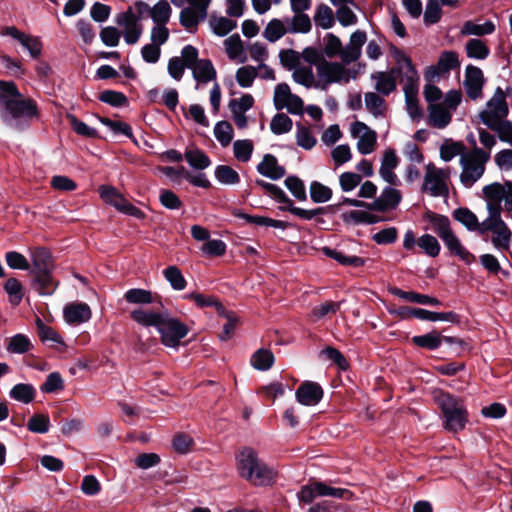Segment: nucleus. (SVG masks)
Masks as SVG:
<instances>
[{
    "instance_id": "f257e3e1",
    "label": "nucleus",
    "mask_w": 512,
    "mask_h": 512,
    "mask_svg": "<svg viewBox=\"0 0 512 512\" xmlns=\"http://www.w3.org/2000/svg\"><path fill=\"white\" fill-rule=\"evenodd\" d=\"M239 475L254 486L271 485L276 478V471L258 457L251 447H244L236 456Z\"/></svg>"
},
{
    "instance_id": "f03ea898",
    "label": "nucleus",
    "mask_w": 512,
    "mask_h": 512,
    "mask_svg": "<svg viewBox=\"0 0 512 512\" xmlns=\"http://www.w3.org/2000/svg\"><path fill=\"white\" fill-rule=\"evenodd\" d=\"M434 400L441 410L444 429L454 433L462 431L468 422V412L463 401L442 390L434 393Z\"/></svg>"
},
{
    "instance_id": "7ed1b4c3",
    "label": "nucleus",
    "mask_w": 512,
    "mask_h": 512,
    "mask_svg": "<svg viewBox=\"0 0 512 512\" xmlns=\"http://www.w3.org/2000/svg\"><path fill=\"white\" fill-rule=\"evenodd\" d=\"M1 117L6 125L23 129L37 117V106L31 98H0Z\"/></svg>"
},
{
    "instance_id": "20e7f679",
    "label": "nucleus",
    "mask_w": 512,
    "mask_h": 512,
    "mask_svg": "<svg viewBox=\"0 0 512 512\" xmlns=\"http://www.w3.org/2000/svg\"><path fill=\"white\" fill-rule=\"evenodd\" d=\"M149 4L144 1H137L133 6H129L124 12L118 13L115 17V23L122 28L124 41L128 45H134L140 39L143 33L142 19L147 17Z\"/></svg>"
},
{
    "instance_id": "39448f33",
    "label": "nucleus",
    "mask_w": 512,
    "mask_h": 512,
    "mask_svg": "<svg viewBox=\"0 0 512 512\" xmlns=\"http://www.w3.org/2000/svg\"><path fill=\"white\" fill-rule=\"evenodd\" d=\"M490 159V153L481 148L472 149L461 154L460 165L462 172L460 181L464 187H472L484 174L485 164Z\"/></svg>"
},
{
    "instance_id": "423d86ee",
    "label": "nucleus",
    "mask_w": 512,
    "mask_h": 512,
    "mask_svg": "<svg viewBox=\"0 0 512 512\" xmlns=\"http://www.w3.org/2000/svg\"><path fill=\"white\" fill-rule=\"evenodd\" d=\"M462 98H426L429 102V120L432 126L443 129L451 121L452 111L456 110Z\"/></svg>"
},
{
    "instance_id": "0eeeda50",
    "label": "nucleus",
    "mask_w": 512,
    "mask_h": 512,
    "mask_svg": "<svg viewBox=\"0 0 512 512\" xmlns=\"http://www.w3.org/2000/svg\"><path fill=\"white\" fill-rule=\"evenodd\" d=\"M396 74L402 86L404 96H418L420 77L411 59L403 53L397 56Z\"/></svg>"
},
{
    "instance_id": "6e6552de",
    "label": "nucleus",
    "mask_w": 512,
    "mask_h": 512,
    "mask_svg": "<svg viewBox=\"0 0 512 512\" xmlns=\"http://www.w3.org/2000/svg\"><path fill=\"white\" fill-rule=\"evenodd\" d=\"M157 331L161 336V342L171 348H177L181 339L188 334L187 326L166 312L157 327Z\"/></svg>"
},
{
    "instance_id": "1a4fd4ad",
    "label": "nucleus",
    "mask_w": 512,
    "mask_h": 512,
    "mask_svg": "<svg viewBox=\"0 0 512 512\" xmlns=\"http://www.w3.org/2000/svg\"><path fill=\"white\" fill-rule=\"evenodd\" d=\"M196 89L203 92L204 87L211 84L209 96H221V90L216 82V71L209 59H200L192 68Z\"/></svg>"
},
{
    "instance_id": "9d476101",
    "label": "nucleus",
    "mask_w": 512,
    "mask_h": 512,
    "mask_svg": "<svg viewBox=\"0 0 512 512\" xmlns=\"http://www.w3.org/2000/svg\"><path fill=\"white\" fill-rule=\"evenodd\" d=\"M351 78H355V75H350L339 63L323 61L317 66V88L325 89L337 82L347 83Z\"/></svg>"
},
{
    "instance_id": "9b49d317",
    "label": "nucleus",
    "mask_w": 512,
    "mask_h": 512,
    "mask_svg": "<svg viewBox=\"0 0 512 512\" xmlns=\"http://www.w3.org/2000/svg\"><path fill=\"white\" fill-rule=\"evenodd\" d=\"M211 0H187L188 6L180 12L179 20L183 27L192 31L208 15Z\"/></svg>"
},
{
    "instance_id": "f8f14e48",
    "label": "nucleus",
    "mask_w": 512,
    "mask_h": 512,
    "mask_svg": "<svg viewBox=\"0 0 512 512\" xmlns=\"http://www.w3.org/2000/svg\"><path fill=\"white\" fill-rule=\"evenodd\" d=\"M506 98H490L486 103V108L480 112L479 117L483 124L496 131L505 123L504 118L508 114V105Z\"/></svg>"
},
{
    "instance_id": "ddd939ff",
    "label": "nucleus",
    "mask_w": 512,
    "mask_h": 512,
    "mask_svg": "<svg viewBox=\"0 0 512 512\" xmlns=\"http://www.w3.org/2000/svg\"><path fill=\"white\" fill-rule=\"evenodd\" d=\"M423 190L428 191L433 197H445L449 193L444 171L437 169L432 163L426 166Z\"/></svg>"
},
{
    "instance_id": "4468645a",
    "label": "nucleus",
    "mask_w": 512,
    "mask_h": 512,
    "mask_svg": "<svg viewBox=\"0 0 512 512\" xmlns=\"http://www.w3.org/2000/svg\"><path fill=\"white\" fill-rule=\"evenodd\" d=\"M52 272L53 271L29 272L31 276V287L40 296H52L59 286V281L53 277Z\"/></svg>"
},
{
    "instance_id": "2eb2a0df",
    "label": "nucleus",
    "mask_w": 512,
    "mask_h": 512,
    "mask_svg": "<svg viewBox=\"0 0 512 512\" xmlns=\"http://www.w3.org/2000/svg\"><path fill=\"white\" fill-rule=\"evenodd\" d=\"M459 66L460 62L458 60L457 53L454 51H444L440 54L436 64L430 65L426 68L428 70L427 77L431 79L434 75H438L440 78L444 79L451 70H454Z\"/></svg>"
},
{
    "instance_id": "dca6fc26",
    "label": "nucleus",
    "mask_w": 512,
    "mask_h": 512,
    "mask_svg": "<svg viewBox=\"0 0 512 512\" xmlns=\"http://www.w3.org/2000/svg\"><path fill=\"white\" fill-rule=\"evenodd\" d=\"M295 397L302 405L315 406L321 401L323 390L318 383L305 381L297 388Z\"/></svg>"
},
{
    "instance_id": "f3484780",
    "label": "nucleus",
    "mask_w": 512,
    "mask_h": 512,
    "mask_svg": "<svg viewBox=\"0 0 512 512\" xmlns=\"http://www.w3.org/2000/svg\"><path fill=\"white\" fill-rule=\"evenodd\" d=\"M352 133L355 136L361 134L357 142V149L360 154L368 155L374 150L376 133L369 129L366 124L362 122L354 123L352 125Z\"/></svg>"
},
{
    "instance_id": "a211bd4d",
    "label": "nucleus",
    "mask_w": 512,
    "mask_h": 512,
    "mask_svg": "<svg viewBox=\"0 0 512 512\" xmlns=\"http://www.w3.org/2000/svg\"><path fill=\"white\" fill-rule=\"evenodd\" d=\"M5 35L17 40L25 48L32 58H37L41 54L42 44L38 37L27 35L14 26L5 29Z\"/></svg>"
},
{
    "instance_id": "6ab92c4d",
    "label": "nucleus",
    "mask_w": 512,
    "mask_h": 512,
    "mask_svg": "<svg viewBox=\"0 0 512 512\" xmlns=\"http://www.w3.org/2000/svg\"><path fill=\"white\" fill-rule=\"evenodd\" d=\"M65 321L70 325H77L88 322L92 313L88 304L84 302L70 303L63 309Z\"/></svg>"
},
{
    "instance_id": "aec40b11",
    "label": "nucleus",
    "mask_w": 512,
    "mask_h": 512,
    "mask_svg": "<svg viewBox=\"0 0 512 512\" xmlns=\"http://www.w3.org/2000/svg\"><path fill=\"white\" fill-rule=\"evenodd\" d=\"M484 82V75L479 67L474 65L466 67L463 85L467 96H481Z\"/></svg>"
},
{
    "instance_id": "412c9836",
    "label": "nucleus",
    "mask_w": 512,
    "mask_h": 512,
    "mask_svg": "<svg viewBox=\"0 0 512 512\" xmlns=\"http://www.w3.org/2000/svg\"><path fill=\"white\" fill-rule=\"evenodd\" d=\"M406 313L414 318L424 321H446L451 323H457L459 316L455 312H434L423 308H405L402 313Z\"/></svg>"
},
{
    "instance_id": "4be33fe9",
    "label": "nucleus",
    "mask_w": 512,
    "mask_h": 512,
    "mask_svg": "<svg viewBox=\"0 0 512 512\" xmlns=\"http://www.w3.org/2000/svg\"><path fill=\"white\" fill-rule=\"evenodd\" d=\"M399 159L395 150L387 149L381 159L379 174L381 178L391 185H396L398 178L393 170L398 166Z\"/></svg>"
},
{
    "instance_id": "5701e85b",
    "label": "nucleus",
    "mask_w": 512,
    "mask_h": 512,
    "mask_svg": "<svg viewBox=\"0 0 512 512\" xmlns=\"http://www.w3.org/2000/svg\"><path fill=\"white\" fill-rule=\"evenodd\" d=\"M395 73V69L391 71H379L373 73L371 75V80L375 90L384 96L392 93L396 89Z\"/></svg>"
},
{
    "instance_id": "b1692460",
    "label": "nucleus",
    "mask_w": 512,
    "mask_h": 512,
    "mask_svg": "<svg viewBox=\"0 0 512 512\" xmlns=\"http://www.w3.org/2000/svg\"><path fill=\"white\" fill-rule=\"evenodd\" d=\"M32 268L29 272L53 271L54 263L51 252L44 247H35L30 251Z\"/></svg>"
},
{
    "instance_id": "393cba45",
    "label": "nucleus",
    "mask_w": 512,
    "mask_h": 512,
    "mask_svg": "<svg viewBox=\"0 0 512 512\" xmlns=\"http://www.w3.org/2000/svg\"><path fill=\"white\" fill-rule=\"evenodd\" d=\"M257 172L271 180H279L285 175L286 170L283 166L278 165L274 155L266 154L257 165Z\"/></svg>"
},
{
    "instance_id": "a878e982",
    "label": "nucleus",
    "mask_w": 512,
    "mask_h": 512,
    "mask_svg": "<svg viewBox=\"0 0 512 512\" xmlns=\"http://www.w3.org/2000/svg\"><path fill=\"white\" fill-rule=\"evenodd\" d=\"M278 203L283 204L279 207L282 211H289L293 215L299 217L302 220H311L317 215L325 214L328 207H317L315 209H303L300 207L294 206L293 201L287 196V199L285 201H279Z\"/></svg>"
},
{
    "instance_id": "bb28decb",
    "label": "nucleus",
    "mask_w": 512,
    "mask_h": 512,
    "mask_svg": "<svg viewBox=\"0 0 512 512\" xmlns=\"http://www.w3.org/2000/svg\"><path fill=\"white\" fill-rule=\"evenodd\" d=\"M165 312H155L153 310H145L143 308L134 309L131 311V318L144 327H155L157 329Z\"/></svg>"
},
{
    "instance_id": "cd10ccee",
    "label": "nucleus",
    "mask_w": 512,
    "mask_h": 512,
    "mask_svg": "<svg viewBox=\"0 0 512 512\" xmlns=\"http://www.w3.org/2000/svg\"><path fill=\"white\" fill-rule=\"evenodd\" d=\"M293 17H286L285 23L289 33L307 34L312 29L310 17L304 12H293Z\"/></svg>"
},
{
    "instance_id": "c85d7f7f",
    "label": "nucleus",
    "mask_w": 512,
    "mask_h": 512,
    "mask_svg": "<svg viewBox=\"0 0 512 512\" xmlns=\"http://www.w3.org/2000/svg\"><path fill=\"white\" fill-rule=\"evenodd\" d=\"M391 293L394 296H397L403 300L412 302V303H418L421 305H430V306H439L441 305V302L435 298L431 297L429 295L416 293L413 291H404L399 288H394L391 290Z\"/></svg>"
},
{
    "instance_id": "c756f323",
    "label": "nucleus",
    "mask_w": 512,
    "mask_h": 512,
    "mask_svg": "<svg viewBox=\"0 0 512 512\" xmlns=\"http://www.w3.org/2000/svg\"><path fill=\"white\" fill-rule=\"evenodd\" d=\"M441 240L452 255L459 257L467 264L471 262L473 255L463 247L459 238L454 234V232H451Z\"/></svg>"
},
{
    "instance_id": "7c9ffc66",
    "label": "nucleus",
    "mask_w": 512,
    "mask_h": 512,
    "mask_svg": "<svg viewBox=\"0 0 512 512\" xmlns=\"http://www.w3.org/2000/svg\"><path fill=\"white\" fill-rule=\"evenodd\" d=\"M323 252L326 256H328L331 259H334L343 266H352L358 268L366 263V260L364 258L355 255H346L345 253L337 249L324 247Z\"/></svg>"
},
{
    "instance_id": "2f4dec72",
    "label": "nucleus",
    "mask_w": 512,
    "mask_h": 512,
    "mask_svg": "<svg viewBox=\"0 0 512 512\" xmlns=\"http://www.w3.org/2000/svg\"><path fill=\"white\" fill-rule=\"evenodd\" d=\"M184 158L189 166L195 170H204L211 165L208 155L199 148L187 149Z\"/></svg>"
},
{
    "instance_id": "473e14b6",
    "label": "nucleus",
    "mask_w": 512,
    "mask_h": 512,
    "mask_svg": "<svg viewBox=\"0 0 512 512\" xmlns=\"http://www.w3.org/2000/svg\"><path fill=\"white\" fill-rule=\"evenodd\" d=\"M224 46L228 57L232 60H238L243 63L246 60L243 43L238 34H233L224 41Z\"/></svg>"
},
{
    "instance_id": "72a5a7b5",
    "label": "nucleus",
    "mask_w": 512,
    "mask_h": 512,
    "mask_svg": "<svg viewBox=\"0 0 512 512\" xmlns=\"http://www.w3.org/2000/svg\"><path fill=\"white\" fill-rule=\"evenodd\" d=\"M148 16L151 17L155 24L166 25L171 16V7L168 1L160 0L153 7L149 6Z\"/></svg>"
},
{
    "instance_id": "f704fd0d",
    "label": "nucleus",
    "mask_w": 512,
    "mask_h": 512,
    "mask_svg": "<svg viewBox=\"0 0 512 512\" xmlns=\"http://www.w3.org/2000/svg\"><path fill=\"white\" fill-rule=\"evenodd\" d=\"M286 33L288 32L287 25L285 23V18L283 20L274 18L268 22L266 25L263 37L271 42L274 43L278 41L280 38H282Z\"/></svg>"
},
{
    "instance_id": "c9c22d12",
    "label": "nucleus",
    "mask_w": 512,
    "mask_h": 512,
    "mask_svg": "<svg viewBox=\"0 0 512 512\" xmlns=\"http://www.w3.org/2000/svg\"><path fill=\"white\" fill-rule=\"evenodd\" d=\"M209 25L215 35L223 37L236 28L237 23L236 21L224 16L211 15L209 18Z\"/></svg>"
},
{
    "instance_id": "e433bc0d",
    "label": "nucleus",
    "mask_w": 512,
    "mask_h": 512,
    "mask_svg": "<svg viewBox=\"0 0 512 512\" xmlns=\"http://www.w3.org/2000/svg\"><path fill=\"white\" fill-rule=\"evenodd\" d=\"M214 177L222 185H236L240 182V176L236 170L229 165H217L214 170Z\"/></svg>"
},
{
    "instance_id": "4c0bfd02",
    "label": "nucleus",
    "mask_w": 512,
    "mask_h": 512,
    "mask_svg": "<svg viewBox=\"0 0 512 512\" xmlns=\"http://www.w3.org/2000/svg\"><path fill=\"white\" fill-rule=\"evenodd\" d=\"M315 25L322 29H330L335 23L332 9L326 4H319L313 17Z\"/></svg>"
},
{
    "instance_id": "58836bf2",
    "label": "nucleus",
    "mask_w": 512,
    "mask_h": 512,
    "mask_svg": "<svg viewBox=\"0 0 512 512\" xmlns=\"http://www.w3.org/2000/svg\"><path fill=\"white\" fill-rule=\"evenodd\" d=\"M274 360V355L270 350L260 348L251 356V365L256 370L267 371L272 367Z\"/></svg>"
},
{
    "instance_id": "ea45409f",
    "label": "nucleus",
    "mask_w": 512,
    "mask_h": 512,
    "mask_svg": "<svg viewBox=\"0 0 512 512\" xmlns=\"http://www.w3.org/2000/svg\"><path fill=\"white\" fill-rule=\"evenodd\" d=\"M495 31V25L491 20L483 24H477L473 21H466L461 29L463 35L484 36L492 34Z\"/></svg>"
},
{
    "instance_id": "a19ab883",
    "label": "nucleus",
    "mask_w": 512,
    "mask_h": 512,
    "mask_svg": "<svg viewBox=\"0 0 512 512\" xmlns=\"http://www.w3.org/2000/svg\"><path fill=\"white\" fill-rule=\"evenodd\" d=\"M453 217L455 220L465 226L467 230L479 231L480 224L478 222L477 216L468 208H457L453 212Z\"/></svg>"
},
{
    "instance_id": "79ce46f5",
    "label": "nucleus",
    "mask_w": 512,
    "mask_h": 512,
    "mask_svg": "<svg viewBox=\"0 0 512 512\" xmlns=\"http://www.w3.org/2000/svg\"><path fill=\"white\" fill-rule=\"evenodd\" d=\"M292 77L294 81L300 85L307 88H317V77H315L311 66L300 65L293 71Z\"/></svg>"
},
{
    "instance_id": "37998d69",
    "label": "nucleus",
    "mask_w": 512,
    "mask_h": 512,
    "mask_svg": "<svg viewBox=\"0 0 512 512\" xmlns=\"http://www.w3.org/2000/svg\"><path fill=\"white\" fill-rule=\"evenodd\" d=\"M315 491L318 496H329L345 500H349L353 496V493L348 489L331 487L323 482L315 483Z\"/></svg>"
},
{
    "instance_id": "c03bdc74",
    "label": "nucleus",
    "mask_w": 512,
    "mask_h": 512,
    "mask_svg": "<svg viewBox=\"0 0 512 512\" xmlns=\"http://www.w3.org/2000/svg\"><path fill=\"white\" fill-rule=\"evenodd\" d=\"M346 224H374L378 222V218L366 211L351 210L341 215Z\"/></svg>"
},
{
    "instance_id": "a18cd8bd",
    "label": "nucleus",
    "mask_w": 512,
    "mask_h": 512,
    "mask_svg": "<svg viewBox=\"0 0 512 512\" xmlns=\"http://www.w3.org/2000/svg\"><path fill=\"white\" fill-rule=\"evenodd\" d=\"M32 343L28 336L24 334H16L9 339L6 350L13 354H24L30 351Z\"/></svg>"
},
{
    "instance_id": "49530a36",
    "label": "nucleus",
    "mask_w": 512,
    "mask_h": 512,
    "mask_svg": "<svg viewBox=\"0 0 512 512\" xmlns=\"http://www.w3.org/2000/svg\"><path fill=\"white\" fill-rule=\"evenodd\" d=\"M466 54L469 58L484 60L489 55L488 46L480 39L472 38L467 41L465 46Z\"/></svg>"
},
{
    "instance_id": "de8ad7c7",
    "label": "nucleus",
    "mask_w": 512,
    "mask_h": 512,
    "mask_svg": "<svg viewBox=\"0 0 512 512\" xmlns=\"http://www.w3.org/2000/svg\"><path fill=\"white\" fill-rule=\"evenodd\" d=\"M9 396L16 401L28 404L34 400L35 389L31 384L19 383L13 386Z\"/></svg>"
},
{
    "instance_id": "09e8293b",
    "label": "nucleus",
    "mask_w": 512,
    "mask_h": 512,
    "mask_svg": "<svg viewBox=\"0 0 512 512\" xmlns=\"http://www.w3.org/2000/svg\"><path fill=\"white\" fill-rule=\"evenodd\" d=\"M412 342L421 348L435 350L442 344V336L435 331L412 337Z\"/></svg>"
},
{
    "instance_id": "8fccbe9b",
    "label": "nucleus",
    "mask_w": 512,
    "mask_h": 512,
    "mask_svg": "<svg viewBox=\"0 0 512 512\" xmlns=\"http://www.w3.org/2000/svg\"><path fill=\"white\" fill-rule=\"evenodd\" d=\"M184 298L194 301L198 307H215L219 314L225 313L224 306L218 301V299L212 296L192 292L186 294Z\"/></svg>"
},
{
    "instance_id": "3c124183",
    "label": "nucleus",
    "mask_w": 512,
    "mask_h": 512,
    "mask_svg": "<svg viewBox=\"0 0 512 512\" xmlns=\"http://www.w3.org/2000/svg\"><path fill=\"white\" fill-rule=\"evenodd\" d=\"M429 222L432 225L433 231L439 236L440 239H443L452 231L450 227V220L447 216L432 213L428 217Z\"/></svg>"
},
{
    "instance_id": "603ef678",
    "label": "nucleus",
    "mask_w": 512,
    "mask_h": 512,
    "mask_svg": "<svg viewBox=\"0 0 512 512\" xmlns=\"http://www.w3.org/2000/svg\"><path fill=\"white\" fill-rule=\"evenodd\" d=\"M309 193L311 200L317 204L328 202L333 195L332 190L328 186L318 181L311 182Z\"/></svg>"
},
{
    "instance_id": "864d4df0",
    "label": "nucleus",
    "mask_w": 512,
    "mask_h": 512,
    "mask_svg": "<svg viewBox=\"0 0 512 512\" xmlns=\"http://www.w3.org/2000/svg\"><path fill=\"white\" fill-rule=\"evenodd\" d=\"M440 0H427L423 15L425 25L430 26L440 21L442 17V8Z\"/></svg>"
},
{
    "instance_id": "5fc2aeb1",
    "label": "nucleus",
    "mask_w": 512,
    "mask_h": 512,
    "mask_svg": "<svg viewBox=\"0 0 512 512\" xmlns=\"http://www.w3.org/2000/svg\"><path fill=\"white\" fill-rule=\"evenodd\" d=\"M214 136L222 147H227L233 139V127L227 121H219L214 126Z\"/></svg>"
},
{
    "instance_id": "6e6d98bb",
    "label": "nucleus",
    "mask_w": 512,
    "mask_h": 512,
    "mask_svg": "<svg viewBox=\"0 0 512 512\" xmlns=\"http://www.w3.org/2000/svg\"><path fill=\"white\" fill-rule=\"evenodd\" d=\"M254 146L251 140H236L233 143L234 157L240 162H248L251 159Z\"/></svg>"
},
{
    "instance_id": "4d7b16f0",
    "label": "nucleus",
    "mask_w": 512,
    "mask_h": 512,
    "mask_svg": "<svg viewBox=\"0 0 512 512\" xmlns=\"http://www.w3.org/2000/svg\"><path fill=\"white\" fill-rule=\"evenodd\" d=\"M281 65L288 71H294L301 65V55L293 49H282L279 52Z\"/></svg>"
},
{
    "instance_id": "13d9d810",
    "label": "nucleus",
    "mask_w": 512,
    "mask_h": 512,
    "mask_svg": "<svg viewBox=\"0 0 512 512\" xmlns=\"http://www.w3.org/2000/svg\"><path fill=\"white\" fill-rule=\"evenodd\" d=\"M163 275L174 290L181 291L186 287V280L178 267H167L163 271Z\"/></svg>"
},
{
    "instance_id": "bf43d9fd",
    "label": "nucleus",
    "mask_w": 512,
    "mask_h": 512,
    "mask_svg": "<svg viewBox=\"0 0 512 512\" xmlns=\"http://www.w3.org/2000/svg\"><path fill=\"white\" fill-rule=\"evenodd\" d=\"M417 245L424 251L429 257H436L440 253V244L436 237L430 234H424L417 240Z\"/></svg>"
},
{
    "instance_id": "052dcab7",
    "label": "nucleus",
    "mask_w": 512,
    "mask_h": 512,
    "mask_svg": "<svg viewBox=\"0 0 512 512\" xmlns=\"http://www.w3.org/2000/svg\"><path fill=\"white\" fill-rule=\"evenodd\" d=\"M292 120L284 113H277L270 122V129L273 134L281 135L292 129Z\"/></svg>"
},
{
    "instance_id": "680f3d73",
    "label": "nucleus",
    "mask_w": 512,
    "mask_h": 512,
    "mask_svg": "<svg viewBox=\"0 0 512 512\" xmlns=\"http://www.w3.org/2000/svg\"><path fill=\"white\" fill-rule=\"evenodd\" d=\"M284 184L289 192L299 201L307 199L306 188L304 182L297 176H288Z\"/></svg>"
},
{
    "instance_id": "e2e57ef3",
    "label": "nucleus",
    "mask_w": 512,
    "mask_h": 512,
    "mask_svg": "<svg viewBox=\"0 0 512 512\" xmlns=\"http://www.w3.org/2000/svg\"><path fill=\"white\" fill-rule=\"evenodd\" d=\"M4 290L8 294L9 302L16 306L23 299L22 284L16 278H9L5 285Z\"/></svg>"
},
{
    "instance_id": "0e129e2a",
    "label": "nucleus",
    "mask_w": 512,
    "mask_h": 512,
    "mask_svg": "<svg viewBox=\"0 0 512 512\" xmlns=\"http://www.w3.org/2000/svg\"><path fill=\"white\" fill-rule=\"evenodd\" d=\"M296 142L301 148L311 150L316 145L317 140L309 128L301 124H297Z\"/></svg>"
},
{
    "instance_id": "69168bd1",
    "label": "nucleus",
    "mask_w": 512,
    "mask_h": 512,
    "mask_svg": "<svg viewBox=\"0 0 512 512\" xmlns=\"http://www.w3.org/2000/svg\"><path fill=\"white\" fill-rule=\"evenodd\" d=\"M124 297L128 303L132 304H150L153 302L152 293L140 288L129 289Z\"/></svg>"
},
{
    "instance_id": "338daca9",
    "label": "nucleus",
    "mask_w": 512,
    "mask_h": 512,
    "mask_svg": "<svg viewBox=\"0 0 512 512\" xmlns=\"http://www.w3.org/2000/svg\"><path fill=\"white\" fill-rule=\"evenodd\" d=\"M66 118L68 119L72 129L78 135L94 138L97 135V130L93 127L88 126L83 121L78 120L73 114L67 113Z\"/></svg>"
},
{
    "instance_id": "774afa93",
    "label": "nucleus",
    "mask_w": 512,
    "mask_h": 512,
    "mask_svg": "<svg viewBox=\"0 0 512 512\" xmlns=\"http://www.w3.org/2000/svg\"><path fill=\"white\" fill-rule=\"evenodd\" d=\"M50 426V419L43 414L33 415L27 423V428L31 432L44 434L48 432Z\"/></svg>"
}]
</instances>
